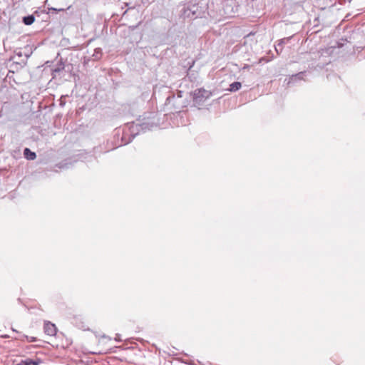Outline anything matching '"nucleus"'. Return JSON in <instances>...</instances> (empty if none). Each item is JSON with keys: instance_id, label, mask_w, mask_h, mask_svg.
Returning <instances> with one entry per match:
<instances>
[{"instance_id": "f8f14e48", "label": "nucleus", "mask_w": 365, "mask_h": 365, "mask_svg": "<svg viewBox=\"0 0 365 365\" xmlns=\"http://www.w3.org/2000/svg\"><path fill=\"white\" fill-rule=\"evenodd\" d=\"M24 337L29 342H34L38 341L37 338L34 336H24Z\"/></svg>"}, {"instance_id": "dca6fc26", "label": "nucleus", "mask_w": 365, "mask_h": 365, "mask_svg": "<svg viewBox=\"0 0 365 365\" xmlns=\"http://www.w3.org/2000/svg\"><path fill=\"white\" fill-rule=\"evenodd\" d=\"M60 71V68L55 69V71Z\"/></svg>"}, {"instance_id": "0eeeda50", "label": "nucleus", "mask_w": 365, "mask_h": 365, "mask_svg": "<svg viewBox=\"0 0 365 365\" xmlns=\"http://www.w3.org/2000/svg\"><path fill=\"white\" fill-rule=\"evenodd\" d=\"M241 87H242L241 83L238 82V81H235V82L232 83L230 85V88H228V91L230 92H236V91H239L241 88Z\"/></svg>"}, {"instance_id": "7ed1b4c3", "label": "nucleus", "mask_w": 365, "mask_h": 365, "mask_svg": "<svg viewBox=\"0 0 365 365\" xmlns=\"http://www.w3.org/2000/svg\"><path fill=\"white\" fill-rule=\"evenodd\" d=\"M41 362V359L39 358H36V359L27 358L21 360L16 365H39Z\"/></svg>"}, {"instance_id": "6e6552de", "label": "nucleus", "mask_w": 365, "mask_h": 365, "mask_svg": "<svg viewBox=\"0 0 365 365\" xmlns=\"http://www.w3.org/2000/svg\"><path fill=\"white\" fill-rule=\"evenodd\" d=\"M101 56H102V49L101 48H96L94 50V53L93 55V56L94 57V59L98 60L101 58Z\"/></svg>"}, {"instance_id": "9b49d317", "label": "nucleus", "mask_w": 365, "mask_h": 365, "mask_svg": "<svg viewBox=\"0 0 365 365\" xmlns=\"http://www.w3.org/2000/svg\"><path fill=\"white\" fill-rule=\"evenodd\" d=\"M136 127L138 126H140L142 130H146V129H150V124L149 123H142L141 125H135Z\"/></svg>"}, {"instance_id": "4468645a", "label": "nucleus", "mask_w": 365, "mask_h": 365, "mask_svg": "<svg viewBox=\"0 0 365 365\" xmlns=\"http://www.w3.org/2000/svg\"><path fill=\"white\" fill-rule=\"evenodd\" d=\"M50 9V10H53V11H57V9H54V8H51V9Z\"/></svg>"}, {"instance_id": "1a4fd4ad", "label": "nucleus", "mask_w": 365, "mask_h": 365, "mask_svg": "<svg viewBox=\"0 0 365 365\" xmlns=\"http://www.w3.org/2000/svg\"><path fill=\"white\" fill-rule=\"evenodd\" d=\"M285 39H282L279 43H277V45L275 46V50L277 53H279L282 52L283 49V43H284Z\"/></svg>"}, {"instance_id": "9d476101", "label": "nucleus", "mask_w": 365, "mask_h": 365, "mask_svg": "<svg viewBox=\"0 0 365 365\" xmlns=\"http://www.w3.org/2000/svg\"><path fill=\"white\" fill-rule=\"evenodd\" d=\"M137 135V133H133V131L131 132L130 135V137H129V140H125V136L123 135L122 137V140L123 141H125L124 144H127L129 142H130L134 138L135 136Z\"/></svg>"}, {"instance_id": "f03ea898", "label": "nucleus", "mask_w": 365, "mask_h": 365, "mask_svg": "<svg viewBox=\"0 0 365 365\" xmlns=\"http://www.w3.org/2000/svg\"><path fill=\"white\" fill-rule=\"evenodd\" d=\"M44 332L49 336H54L56 334V327L54 324L50 322H45Z\"/></svg>"}, {"instance_id": "39448f33", "label": "nucleus", "mask_w": 365, "mask_h": 365, "mask_svg": "<svg viewBox=\"0 0 365 365\" xmlns=\"http://www.w3.org/2000/svg\"><path fill=\"white\" fill-rule=\"evenodd\" d=\"M24 155L25 158H26L27 160H33L36 159V154L34 152L31 151L28 148H26L24 150Z\"/></svg>"}, {"instance_id": "20e7f679", "label": "nucleus", "mask_w": 365, "mask_h": 365, "mask_svg": "<svg viewBox=\"0 0 365 365\" xmlns=\"http://www.w3.org/2000/svg\"><path fill=\"white\" fill-rule=\"evenodd\" d=\"M304 73H305L304 72H299L295 75H292L289 78V80L287 84L290 85V84L293 83L294 82H296L297 81H300V80L303 79Z\"/></svg>"}, {"instance_id": "423d86ee", "label": "nucleus", "mask_w": 365, "mask_h": 365, "mask_svg": "<svg viewBox=\"0 0 365 365\" xmlns=\"http://www.w3.org/2000/svg\"><path fill=\"white\" fill-rule=\"evenodd\" d=\"M34 21L35 16L33 14L24 16L22 19V22L26 26L31 25Z\"/></svg>"}, {"instance_id": "f257e3e1", "label": "nucleus", "mask_w": 365, "mask_h": 365, "mask_svg": "<svg viewBox=\"0 0 365 365\" xmlns=\"http://www.w3.org/2000/svg\"><path fill=\"white\" fill-rule=\"evenodd\" d=\"M211 95L212 93L210 91L204 88H200L194 91L193 101L195 103L201 104L204 103L205 100L209 98Z\"/></svg>"}, {"instance_id": "2eb2a0df", "label": "nucleus", "mask_w": 365, "mask_h": 365, "mask_svg": "<svg viewBox=\"0 0 365 365\" xmlns=\"http://www.w3.org/2000/svg\"><path fill=\"white\" fill-rule=\"evenodd\" d=\"M64 167H65L64 165H60V166H59V168H64Z\"/></svg>"}, {"instance_id": "ddd939ff", "label": "nucleus", "mask_w": 365, "mask_h": 365, "mask_svg": "<svg viewBox=\"0 0 365 365\" xmlns=\"http://www.w3.org/2000/svg\"><path fill=\"white\" fill-rule=\"evenodd\" d=\"M186 12H187V11H185V14L187 17H189V16H190V14H186Z\"/></svg>"}]
</instances>
